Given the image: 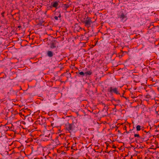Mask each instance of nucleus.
I'll return each instance as SVG.
<instances>
[{
  "mask_svg": "<svg viewBox=\"0 0 159 159\" xmlns=\"http://www.w3.org/2000/svg\"><path fill=\"white\" fill-rule=\"evenodd\" d=\"M113 105L115 106V107H116V106H118L119 104H118V103H114V104H113Z\"/></svg>",
  "mask_w": 159,
  "mask_h": 159,
  "instance_id": "nucleus-29",
  "label": "nucleus"
},
{
  "mask_svg": "<svg viewBox=\"0 0 159 159\" xmlns=\"http://www.w3.org/2000/svg\"><path fill=\"white\" fill-rule=\"evenodd\" d=\"M54 125V123H51V125L52 126H53V125Z\"/></svg>",
  "mask_w": 159,
  "mask_h": 159,
  "instance_id": "nucleus-39",
  "label": "nucleus"
},
{
  "mask_svg": "<svg viewBox=\"0 0 159 159\" xmlns=\"http://www.w3.org/2000/svg\"><path fill=\"white\" fill-rule=\"evenodd\" d=\"M29 118L30 120H31V122H32L33 121V120L31 118Z\"/></svg>",
  "mask_w": 159,
  "mask_h": 159,
  "instance_id": "nucleus-33",
  "label": "nucleus"
},
{
  "mask_svg": "<svg viewBox=\"0 0 159 159\" xmlns=\"http://www.w3.org/2000/svg\"><path fill=\"white\" fill-rule=\"evenodd\" d=\"M7 115L8 116H10V115L9 114V113H7V114L6 115V116Z\"/></svg>",
  "mask_w": 159,
  "mask_h": 159,
  "instance_id": "nucleus-34",
  "label": "nucleus"
},
{
  "mask_svg": "<svg viewBox=\"0 0 159 159\" xmlns=\"http://www.w3.org/2000/svg\"><path fill=\"white\" fill-rule=\"evenodd\" d=\"M77 123V120H75L74 121H72V123L70 124L68 123L66 124H65L66 130L69 131V132H70L74 130V129L78 127V125Z\"/></svg>",
  "mask_w": 159,
  "mask_h": 159,
  "instance_id": "nucleus-1",
  "label": "nucleus"
},
{
  "mask_svg": "<svg viewBox=\"0 0 159 159\" xmlns=\"http://www.w3.org/2000/svg\"><path fill=\"white\" fill-rule=\"evenodd\" d=\"M134 137H137L138 138H140V136H139V134H134Z\"/></svg>",
  "mask_w": 159,
  "mask_h": 159,
  "instance_id": "nucleus-25",
  "label": "nucleus"
},
{
  "mask_svg": "<svg viewBox=\"0 0 159 159\" xmlns=\"http://www.w3.org/2000/svg\"><path fill=\"white\" fill-rule=\"evenodd\" d=\"M126 132L127 133V134H128V133H129V132H127V131L126 130Z\"/></svg>",
  "mask_w": 159,
  "mask_h": 159,
  "instance_id": "nucleus-42",
  "label": "nucleus"
},
{
  "mask_svg": "<svg viewBox=\"0 0 159 159\" xmlns=\"http://www.w3.org/2000/svg\"><path fill=\"white\" fill-rule=\"evenodd\" d=\"M47 54L50 57H52L53 55L52 52L51 51H48L47 52Z\"/></svg>",
  "mask_w": 159,
  "mask_h": 159,
  "instance_id": "nucleus-16",
  "label": "nucleus"
},
{
  "mask_svg": "<svg viewBox=\"0 0 159 159\" xmlns=\"http://www.w3.org/2000/svg\"><path fill=\"white\" fill-rule=\"evenodd\" d=\"M75 30L79 32L80 30H82V28L78 24H76L75 25V27L74 28Z\"/></svg>",
  "mask_w": 159,
  "mask_h": 159,
  "instance_id": "nucleus-12",
  "label": "nucleus"
},
{
  "mask_svg": "<svg viewBox=\"0 0 159 159\" xmlns=\"http://www.w3.org/2000/svg\"><path fill=\"white\" fill-rule=\"evenodd\" d=\"M71 72L73 73V71H72Z\"/></svg>",
  "mask_w": 159,
  "mask_h": 159,
  "instance_id": "nucleus-49",
  "label": "nucleus"
},
{
  "mask_svg": "<svg viewBox=\"0 0 159 159\" xmlns=\"http://www.w3.org/2000/svg\"><path fill=\"white\" fill-rule=\"evenodd\" d=\"M134 38H136V37H134V38H132V39H133Z\"/></svg>",
  "mask_w": 159,
  "mask_h": 159,
  "instance_id": "nucleus-44",
  "label": "nucleus"
},
{
  "mask_svg": "<svg viewBox=\"0 0 159 159\" xmlns=\"http://www.w3.org/2000/svg\"><path fill=\"white\" fill-rule=\"evenodd\" d=\"M76 73L77 74H78V73L77 72H76Z\"/></svg>",
  "mask_w": 159,
  "mask_h": 159,
  "instance_id": "nucleus-46",
  "label": "nucleus"
},
{
  "mask_svg": "<svg viewBox=\"0 0 159 159\" xmlns=\"http://www.w3.org/2000/svg\"><path fill=\"white\" fill-rule=\"evenodd\" d=\"M44 21H41L39 20V22L38 23V25H44Z\"/></svg>",
  "mask_w": 159,
  "mask_h": 159,
  "instance_id": "nucleus-22",
  "label": "nucleus"
},
{
  "mask_svg": "<svg viewBox=\"0 0 159 159\" xmlns=\"http://www.w3.org/2000/svg\"><path fill=\"white\" fill-rule=\"evenodd\" d=\"M34 159H37V158H34Z\"/></svg>",
  "mask_w": 159,
  "mask_h": 159,
  "instance_id": "nucleus-48",
  "label": "nucleus"
},
{
  "mask_svg": "<svg viewBox=\"0 0 159 159\" xmlns=\"http://www.w3.org/2000/svg\"><path fill=\"white\" fill-rule=\"evenodd\" d=\"M129 95L131 96V98H134L137 97L136 94L135 95V93L133 94V93L131 92Z\"/></svg>",
  "mask_w": 159,
  "mask_h": 159,
  "instance_id": "nucleus-17",
  "label": "nucleus"
},
{
  "mask_svg": "<svg viewBox=\"0 0 159 159\" xmlns=\"http://www.w3.org/2000/svg\"><path fill=\"white\" fill-rule=\"evenodd\" d=\"M37 123L40 125H43L46 122V120L44 118H39L36 121Z\"/></svg>",
  "mask_w": 159,
  "mask_h": 159,
  "instance_id": "nucleus-9",
  "label": "nucleus"
},
{
  "mask_svg": "<svg viewBox=\"0 0 159 159\" xmlns=\"http://www.w3.org/2000/svg\"><path fill=\"white\" fill-rule=\"evenodd\" d=\"M19 115L21 117H22L23 119L25 118V117L28 115H27V116H25L24 114H22V112H20Z\"/></svg>",
  "mask_w": 159,
  "mask_h": 159,
  "instance_id": "nucleus-20",
  "label": "nucleus"
},
{
  "mask_svg": "<svg viewBox=\"0 0 159 159\" xmlns=\"http://www.w3.org/2000/svg\"><path fill=\"white\" fill-rule=\"evenodd\" d=\"M5 13V11H3L1 13V15L3 17H4V14Z\"/></svg>",
  "mask_w": 159,
  "mask_h": 159,
  "instance_id": "nucleus-26",
  "label": "nucleus"
},
{
  "mask_svg": "<svg viewBox=\"0 0 159 159\" xmlns=\"http://www.w3.org/2000/svg\"><path fill=\"white\" fill-rule=\"evenodd\" d=\"M107 91L108 92L111 93H114L116 94H120V93L118 91V89L116 88H113L112 87H111L108 89Z\"/></svg>",
  "mask_w": 159,
  "mask_h": 159,
  "instance_id": "nucleus-6",
  "label": "nucleus"
},
{
  "mask_svg": "<svg viewBox=\"0 0 159 159\" xmlns=\"http://www.w3.org/2000/svg\"><path fill=\"white\" fill-rule=\"evenodd\" d=\"M54 18L56 20H58V17L57 16H55L54 17Z\"/></svg>",
  "mask_w": 159,
  "mask_h": 159,
  "instance_id": "nucleus-30",
  "label": "nucleus"
},
{
  "mask_svg": "<svg viewBox=\"0 0 159 159\" xmlns=\"http://www.w3.org/2000/svg\"><path fill=\"white\" fill-rule=\"evenodd\" d=\"M123 129L125 130H126L127 127L125 125Z\"/></svg>",
  "mask_w": 159,
  "mask_h": 159,
  "instance_id": "nucleus-32",
  "label": "nucleus"
},
{
  "mask_svg": "<svg viewBox=\"0 0 159 159\" xmlns=\"http://www.w3.org/2000/svg\"><path fill=\"white\" fill-rule=\"evenodd\" d=\"M124 92L123 93V95L122 96H121L120 95V96L121 97H123L125 98V99H127L124 96H123V94H124Z\"/></svg>",
  "mask_w": 159,
  "mask_h": 159,
  "instance_id": "nucleus-31",
  "label": "nucleus"
},
{
  "mask_svg": "<svg viewBox=\"0 0 159 159\" xmlns=\"http://www.w3.org/2000/svg\"><path fill=\"white\" fill-rule=\"evenodd\" d=\"M113 110H115V111H116V107H115L114 108H113Z\"/></svg>",
  "mask_w": 159,
  "mask_h": 159,
  "instance_id": "nucleus-37",
  "label": "nucleus"
},
{
  "mask_svg": "<svg viewBox=\"0 0 159 159\" xmlns=\"http://www.w3.org/2000/svg\"><path fill=\"white\" fill-rule=\"evenodd\" d=\"M85 73L86 76H87V75H90L92 74V72L91 71H89L85 72Z\"/></svg>",
  "mask_w": 159,
  "mask_h": 159,
  "instance_id": "nucleus-21",
  "label": "nucleus"
},
{
  "mask_svg": "<svg viewBox=\"0 0 159 159\" xmlns=\"http://www.w3.org/2000/svg\"><path fill=\"white\" fill-rule=\"evenodd\" d=\"M21 25H19L18 26V28H21Z\"/></svg>",
  "mask_w": 159,
  "mask_h": 159,
  "instance_id": "nucleus-38",
  "label": "nucleus"
},
{
  "mask_svg": "<svg viewBox=\"0 0 159 159\" xmlns=\"http://www.w3.org/2000/svg\"><path fill=\"white\" fill-rule=\"evenodd\" d=\"M1 74H2V75H5V76H6V75H5V74L3 73H2Z\"/></svg>",
  "mask_w": 159,
  "mask_h": 159,
  "instance_id": "nucleus-41",
  "label": "nucleus"
},
{
  "mask_svg": "<svg viewBox=\"0 0 159 159\" xmlns=\"http://www.w3.org/2000/svg\"><path fill=\"white\" fill-rule=\"evenodd\" d=\"M78 73H79V75H78L79 76H80V75H81V76H84V75H85V73L83 71L80 72L79 70V71Z\"/></svg>",
  "mask_w": 159,
  "mask_h": 159,
  "instance_id": "nucleus-19",
  "label": "nucleus"
},
{
  "mask_svg": "<svg viewBox=\"0 0 159 159\" xmlns=\"http://www.w3.org/2000/svg\"><path fill=\"white\" fill-rule=\"evenodd\" d=\"M62 6L66 10L69 7V5L68 4H63Z\"/></svg>",
  "mask_w": 159,
  "mask_h": 159,
  "instance_id": "nucleus-18",
  "label": "nucleus"
},
{
  "mask_svg": "<svg viewBox=\"0 0 159 159\" xmlns=\"http://www.w3.org/2000/svg\"><path fill=\"white\" fill-rule=\"evenodd\" d=\"M102 104H104V105H105V104L102 103Z\"/></svg>",
  "mask_w": 159,
  "mask_h": 159,
  "instance_id": "nucleus-47",
  "label": "nucleus"
},
{
  "mask_svg": "<svg viewBox=\"0 0 159 159\" xmlns=\"http://www.w3.org/2000/svg\"><path fill=\"white\" fill-rule=\"evenodd\" d=\"M52 4L53 7L57 8V7L58 5V3L57 2H52Z\"/></svg>",
  "mask_w": 159,
  "mask_h": 159,
  "instance_id": "nucleus-14",
  "label": "nucleus"
},
{
  "mask_svg": "<svg viewBox=\"0 0 159 159\" xmlns=\"http://www.w3.org/2000/svg\"><path fill=\"white\" fill-rule=\"evenodd\" d=\"M112 148H116V146H114V145H113V146H112Z\"/></svg>",
  "mask_w": 159,
  "mask_h": 159,
  "instance_id": "nucleus-36",
  "label": "nucleus"
},
{
  "mask_svg": "<svg viewBox=\"0 0 159 159\" xmlns=\"http://www.w3.org/2000/svg\"><path fill=\"white\" fill-rule=\"evenodd\" d=\"M13 125L11 123H10L8 124H7L6 125L4 126L3 127V128L4 129V131H7L8 130L7 129V128L8 127L9 129L11 130V129L12 128Z\"/></svg>",
  "mask_w": 159,
  "mask_h": 159,
  "instance_id": "nucleus-8",
  "label": "nucleus"
},
{
  "mask_svg": "<svg viewBox=\"0 0 159 159\" xmlns=\"http://www.w3.org/2000/svg\"><path fill=\"white\" fill-rule=\"evenodd\" d=\"M44 139L46 141L52 139V134L50 130H46L44 131Z\"/></svg>",
  "mask_w": 159,
  "mask_h": 159,
  "instance_id": "nucleus-4",
  "label": "nucleus"
},
{
  "mask_svg": "<svg viewBox=\"0 0 159 159\" xmlns=\"http://www.w3.org/2000/svg\"><path fill=\"white\" fill-rule=\"evenodd\" d=\"M92 19L91 18L88 16L86 18V20L83 22L84 24V26L87 28L90 27L91 26V24L94 22L92 21Z\"/></svg>",
  "mask_w": 159,
  "mask_h": 159,
  "instance_id": "nucleus-3",
  "label": "nucleus"
},
{
  "mask_svg": "<svg viewBox=\"0 0 159 159\" xmlns=\"http://www.w3.org/2000/svg\"><path fill=\"white\" fill-rule=\"evenodd\" d=\"M127 13L125 10L123 9L117 13L118 18L123 22L126 21L128 19L127 16Z\"/></svg>",
  "mask_w": 159,
  "mask_h": 159,
  "instance_id": "nucleus-2",
  "label": "nucleus"
},
{
  "mask_svg": "<svg viewBox=\"0 0 159 159\" xmlns=\"http://www.w3.org/2000/svg\"><path fill=\"white\" fill-rule=\"evenodd\" d=\"M3 101L2 100V99L0 101V102H1V103H2V102H3Z\"/></svg>",
  "mask_w": 159,
  "mask_h": 159,
  "instance_id": "nucleus-40",
  "label": "nucleus"
},
{
  "mask_svg": "<svg viewBox=\"0 0 159 159\" xmlns=\"http://www.w3.org/2000/svg\"><path fill=\"white\" fill-rule=\"evenodd\" d=\"M9 114L10 115H11V116H8L7 115V119H8V118H9L11 119L12 118H14L15 117V114H13L11 112H9Z\"/></svg>",
  "mask_w": 159,
  "mask_h": 159,
  "instance_id": "nucleus-15",
  "label": "nucleus"
},
{
  "mask_svg": "<svg viewBox=\"0 0 159 159\" xmlns=\"http://www.w3.org/2000/svg\"><path fill=\"white\" fill-rule=\"evenodd\" d=\"M108 145H107V148H106L107 149V147H108Z\"/></svg>",
  "mask_w": 159,
  "mask_h": 159,
  "instance_id": "nucleus-43",
  "label": "nucleus"
},
{
  "mask_svg": "<svg viewBox=\"0 0 159 159\" xmlns=\"http://www.w3.org/2000/svg\"><path fill=\"white\" fill-rule=\"evenodd\" d=\"M123 56V53L122 52H120L119 54V57L120 58Z\"/></svg>",
  "mask_w": 159,
  "mask_h": 159,
  "instance_id": "nucleus-24",
  "label": "nucleus"
},
{
  "mask_svg": "<svg viewBox=\"0 0 159 159\" xmlns=\"http://www.w3.org/2000/svg\"><path fill=\"white\" fill-rule=\"evenodd\" d=\"M150 95H147L146 96V98H150Z\"/></svg>",
  "mask_w": 159,
  "mask_h": 159,
  "instance_id": "nucleus-28",
  "label": "nucleus"
},
{
  "mask_svg": "<svg viewBox=\"0 0 159 159\" xmlns=\"http://www.w3.org/2000/svg\"><path fill=\"white\" fill-rule=\"evenodd\" d=\"M142 71L143 72L145 71H148V70L147 68H144V69H142Z\"/></svg>",
  "mask_w": 159,
  "mask_h": 159,
  "instance_id": "nucleus-27",
  "label": "nucleus"
},
{
  "mask_svg": "<svg viewBox=\"0 0 159 159\" xmlns=\"http://www.w3.org/2000/svg\"><path fill=\"white\" fill-rule=\"evenodd\" d=\"M58 138V137H56L54 139H52V143L54 144V146H55L61 144L59 141Z\"/></svg>",
  "mask_w": 159,
  "mask_h": 159,
  "instance_id": "nucleus-10",
  "label": "nucleus"
},
{
  "mask_svg": "<svg viewBox=\"0 0 159 159\" xmlns=\"http://www.w3.org/2000/svg\"><path fill=\"white\" fill-rule=\"evenodd\" d=\"M61 76L63 77V80H65L64 82H66L68 78L71 77V75L70 73H64L61 75Z\"/></svg>",
  "mask_w": 159,
  "mask_h": 159,
  "instance_id": "nucleus-5",
  "label": "nucleus"
},
{
  "mask_svg": "<svg viewBox=\"0 0 159 159\" xmlns=\"http://www.w3.org/2000/svg\"><path fill=\"white\" fill-rule=\"evenodd\" d=\"M136 130L137 131H140L141 130V126L140 125H138L136 127Z\"/></svg>",
  "mask_w": 159,
  "mask_h": 159,
  "instance_id": "nucleus-23",
  "label": "nucleus"
},
{
  "mask_svg": "<svg viewBox=\"0 0 159 159\" xmlns=\"http://www.w3.org/2000/svg\"><path fill=\"white\" fill-rule=\"evenodd\" d=\"M60 55L57 54L54 55L53 60L54 62H59L61 61L62 59Z\"/></svg>",
  "mask_w": 159,
  "mask_h": 159,
  "instance_id": "nucleus-7",
  "label": "nucleus"
},
{
  "mask_svg": "<svg viewBox=\"0 0 159 159\" xmlns=\"http://www.w3.org/2000/svg\"><path fill=\"white\" fill-rule=\"evenodd\" d=\"M111 101L112 102L113 104L118 103L119 104L120 102V101L119 99L116 100L114 98H112Z\"/></svg>",
  "mask_w": 159,
  "mask_h": 159,
  "instance_id": "nucleus-13",
  "label": "nucleus"
},
{
  "mask_svg": "<svg viewBox=\"0 0 159 159\" xmlns=\"http://www.w3.org/2000/svg\"><path fill=\"white\" fill-rule=\"evenodd\" d=\"M71 149H73V148H72V147H71Z\"/></svg>",
  "mask_w": 159,
  "mask_h": 159,
  "instance_id": "nucleus-45",
  "label": "nucleus"
},
{
  "mask_svg": "<svg viewBox=\"0 0 159 159\" xmlns=\"http://www.w3.org/2000/svg\"><path fill=\"white\" fill-rule=\"evenodd\" d=\"M61 17V14H60L59 16H58V17H59V18H60Z\"/></svg>",
  "mask_w": 159,
  "mask_h": 159,
  "instance_id": "nucleus-35",
  "label": "nucleus"
},
{
  "mask_svg": "<svg viewBox=\"0 0 159 159\" xmlns=\"http://www.w3.org/2000/svg\"><path fill=\"white\" fill-rule=\"evenodd\" d=\"M57 43V42L55 40H52L50 43V47L51 48H56V44Z\"/></svg>",
  "mask_w": 159,
  "mask_h": 159,
  "instance_id": "nucleus-11",
  "label": "nucleus"
}]
</instances>
